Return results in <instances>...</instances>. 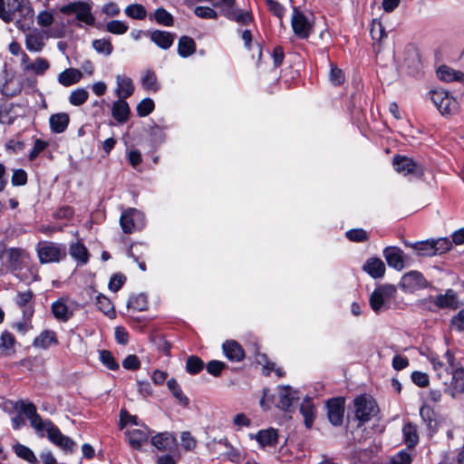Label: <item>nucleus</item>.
Returning a JSON list of instances; mask_svg holds the SVG:
<instances>
[{
  "label": "nucleus",
  "instance_id": "f257e3e1",
  "mask_svg": "<svg viewBox=\"0 0 464 464\" xmlns=\"http://www.w3.org/2000/svg\"><path fill=\"white\" fill-rule=\"evenodd\" d=\"M0 18L5 23L14 22L17 28L26 31L32 23L33 10L28 0H0Z\"/></svg>",
  "mask_w": 464,
  "mask_h": 464
},
{
  "label": "nucleus",
  "instance_id": "f03ea898",
  "mask_svg": "<svg viewBox=\"0 0 464 464\" xmlns=\"http://www.w3.org/2000/svg\"><path fill=\"white\" fill-rule=\"evenodd\" d=\"M13 408L29 420L31 427L40 437L44 436V430L48 428L47 423L53 422L49 419L43 420L37 412L36 406L31 401L18 400L13 402Z\"/></svg>",
  "mask_w": 464,
  "mask_h": 464
},
{
  "label": "nucleus",
  "instance_id": "7ed1b4c3",
  "mask_svg": "<svg viewBox=\"0 0 464 464\" xmlns=\"http://www.w3.org/2000/svg\"><path fill=\"white\" fill-rule=\"evenodd\" d=\"M35 250L41 264L58 263L67 256L65 245L51 241H40Z\"/></svg>",
  "mask_w": 464,
  "mask_h": 464
},
{
  "label": "nucleus",
  "instance_id": "20e7f679",
  "mask_svg": "<svg viewBox=\"0 0 464 464\" xmlns=\"http://www.w3.org/2000/svg\"><path fill=\"white\" fill-rule=\"evenodd\" d=\"M396 288L391 285L378 286L372 293L369 302L372 309L379 314L391 306L395 298Z\"/></svg>",
  "mask_w": 464,
  "mask_h": 464
},
{
  "label": "nucleus",
  "instance_id": "39448f33",
  "mask_svg": "<svg viewBox=\"0 0 464 464\" xmlns=\"http://www.w3.org/2000/svg\"><path fill=\"white\" fill-rule=\"evenodd\" d=\"M92 2L75 1L63 5L60 8V12L68 15L75 14L78 21L82 22L87 25H93L95 18L92 14Z\"/></svg>",
  "mask_w": 464,
  "mask_h": 464
},
{
  "label": "nucleus",
  "instance_id": "423d86ee",
  "mask_svg": "<svg viewBox=\"0 0 464 464\" xmlns=\"http://www.w3.org/2000/svg\"><path fill=\"white\" fill-rule=\"evenodd\" d=\"M120 224L125 234H131L145 226L144 214L136 208L126 209L121 213Z\"/></svg>",
  "mask_w": 464,
  "mask_h": 464
},
{
  "label": "nucleus",
  "instance_id": "0eeeda50",
  "mask_svg": "<svg viewBox=\"0 0 464 464\" xmlns=\"http://www.w3.org/2000/svg\"><path fill=\"white\" fill-rule=\"evenodd\" d=\"M291 26L295 34L300 39H307L313 31L312 22L297 7L293 8Z\"/></svg>",
  "mask_w": 464,
  "mask_h": 464
},
{
  "label": "nucleus",
  "instance_id": "6e6552de",
  "mask_svg": "<svg viewBox=\"0 0 464 464\" xmlns=\"http://www.w3.org/2000/svg\"><path fill=\"white\" fill-rule=\"evenodd\" d=\"M430 95L432 102L442 115H450L457 111L458 102L448 92L431 91Z\"/></svg>",
  "mask_w": 464,
  "mask_h": 464
},
{
  "label": "nucleus",
  "instance_id": "1a4fd4ad",
  "mask_svg": "<svg viewBox=\"0 0 464 464\" xmlns=\"http://www.w3.org/2000/svg\"><path fill=\"white\" fill-rule=\"evenodd\" d=\"M355 417L361 423L369 421L377 413V406L372 397L362 395L354 400Z\"/></svg>",
  "mask_w": 464,
  "mask_h": 464
},
{
  "label": "nucleus",
  "instance_id": "9d476101",
  "mask_svg": "<svg viewBox=\"0 0 464 464\" xmlns=\"http://www.w3.org/2000/svg\"><path fill=\"white\" fill-rule=\"evenodd\" d=\"M47 427L44 435L52 443L66 452H72L75 450L76 443L71 438L63 435L53 422H48Z\"/></svg>",
  "mask_w": 464,
  "mask_h": 464
},
{
  "label": "nucleus",
  "instance_id": "9b49d317",
  "mask_svg": "<svg viewBox=\"0 0 464 464\" xmlns=\"http://www.w3.org/2000/svg\"><path fill=\"white\" fill-rule=\"evenodd\" d=\"M448 372L451 374L450 382L444 381L445 385L444 392L452 398L464 392V368L462 366H456Z\"/></svg>",
  "mask_w": 464,
  "mask_h": 464
},
{
  "label": "nucleus",
  "instance_id": "f8f14e48",
  "mask_svg": "<svg viewBox=\"0 0 464 464\" xmlns=\"http://www.w3.org/2000/svg\"><path fill=\"white\" fill-rule=\"evenodd\" d=\"M393 166L397 172L403 175L420 176L422 174L421 167L413 160L397 155L393 158Z\"/></svg>",
  "mask_w": 464,
  "mask_h": 464
},
{
  "label": "nucleus",
  "instance_id": "ddd939ff",
  "mask_svg": "<svg viewBox=\"0 0 464 464\" xmlns=\"http://www.w3.org/2000/svg\"><path fill=\"white\" fill-rule=\"evenodd\" d=\"M6 267L11 272H16L23 268L25 260L28 258V253L22 248L11 247L5 253Z\"/></svg>",
  "mask_w": 464,
  "mask_h": 464
},
{
  "label": "nucleus",
  "instance_id": "4468645a",
  "mask_svg": "<svg viewBox=\"0 0 464 464\" xmlns=\"http://www.w3.org/2000/svg\"><path fill=\"white\" fill-rule=\"evenodd\" d=\"M344 414V401L342 398H334L327 402V416L329 421L334 426L343 423Z\"/></svg>",
  "mask_w": 464,
  "mask_h": 464
},
{
  "label": "nucleus",
  "instance_id": "2eb2a0df",
  "mask_svg": "<svg viewBox=\"0 0 464 464\" xmlns=\"http://www.w3.org/2000/svg\"><path fill=\"white\" fill-rule=\"evenodd\" d=\"M220 12L226 18L242 25H247L253 21V15L249 11L236 6L222 7Z\"/></svg>",
  "mask_w": 464,
  "mask_h": 464
},
{
  "label": "nucleus",
  "instance_id": "dca6fc26",
  "mask_svg": "<svg viewBox=\"0 0 464 464\" xmlns=\"http://www.w3.org/2000/svg\"><path fill=\"white\" fill-rule=\"evenodd\" d=\"M34 293L31 290L18 292L15 297V304L22 310L23 316L31 319L34 313Z\"/></svg>",
  "mask_w": 464,
  "mask_h": 464
},
{
  "label": "nucleus",
  "instance_id": "f3484780",
  "mask_svg": "<svg viewBox=\"0 0 464 464\" xmlns=\"http://www.w3.org/2000/svg\"><path fill=\"white\" fill-rule=\"evenodd\" d=\"M430 302L439 309H452L459 307V300L456 293L452 289H448L445 294L435 297H430Z\"/></svg>",
  "mask_w": 464,
  "mask_h": 464
},
{
  "label": "nucleus",
  "instance_id": "a211bd4d",
  "mask_svg": "<svg viewBox=\"0 0 464 464\" xmlns=\"http://www.w3.org/2000/svg\"><path fill=\"white\" fill-rule=\"evenodd\" d=\"M116 84L117 87L115 90V93L117 98L119 99L126 100L130 98L135 91V86L132 80L126 75H116Z\"/></svg>",
  "mask_w": 464,
  "mask_h": 464
},
{
  "label": "nucleus",
  "instance_id": "6ab92c4d",
  "mask_svg": "<svg viewBox=\"0 0 464 464\" xmlns=\"http://www.w3.org/2000/svg\"><path fill=\"white\" fill-rule=\"evenodd\" d=\"M225 356L231 362H241L245 358L242 346L235 340H227L222 345Z\"/></svg>",
  "mask_w": 464,
  "mask_h": 464
},
{
  "label": "nucleus",
  "instance_id": "aec40b11",
  "mask_svg": "<svg viewBox=\"0 0 464 464\" xmlns=\"http://www.w3.org/2000/svg\"><path fill=\"white\" fill-rule=\"evenodd\" d=\"M383 256L390 266L397 270H401L404 267L403 252L399 247L388 246L384 248Z\"/></svg>",
  "mask_w": 464,
  "mask_h": 464
},
{
  "label": "nucleus",
  "instance_id": "412c9836",
  "mask_svg": "<svg viewBox=\"0 0 464 464\" xmlns=\"http://www.w3.org/2000/svg\"><path fill=\"white\" fill-rule=\"evenodd\" d=\"M149 434L147 428L134 429L125 433L129 444L134 450H140L143 444L148 442Z\"/></svg>",
  "mask_w": 464,
  "mask_h": 464
},
{
  "label": "nucleus",
  "instance_id": "4be33fe9",
  "mask_svg": "<svg viewBox=\"0 0 464 464\" xmlns=\"http://www.w3.org/2000/svg\"><path fill=\"white\" fill-rule=\"evenodd\" d=\"M151 444L158 450L169 453H176L175 439L168 433H160L152 437Z\"/></svg>",
  "mask_w": 464,
  "mask_h": 464
},
{
  "label": "nucleus",
  "instance_id": "5701e85b",
  "mask_svg": "<svg viewBox=\"0 0 464 464\" xmlns=\"http://www.w3.org/2000/svg\"><path fill=\"white\" fill-rule=\"evenodd\" d=\"M130 114V108L125 99H119L111 105V115L119 123L126 122Z\"/></svg>",
  "mask_w": 464,
  "mask_h": 464
},
{
  "label": "nucleus",
  "instance_id": "b1692460",
  "mask_svg": "<svg viewBox=\"0 0 464 464\" xmlns=\"http://www.w3.org/2000/svg\"><path fill=\"white\" fill-rule=\"evenodd\" d=\"M402 440L406 449L414 450L419 443L420 438L417 425L412 422H406L402 427Z\"/></svg>",
  "mask_w": 464,
  "mask_h": 464
},
{
  "label": "nucleus",
  "instance_id": "393cba45",
  "mask_svg": "<svg viewBox=\"0 0 464 464\" xmlns=\"http://www.w3.org/2000/svg\"><path fill=\"white\" fill-rule=\"evenodd\" d=\"M400 285L404 289L413 290L415 288L424 286L425 278L421 273L418 271H411L401 277Z\"/></svg>",
  "mask_w": 464,
  "mask_h": 464
},
{
  "label": "nucleus",
  "instance_id": "a878e982",
  "mask_svg": "<svg viewBox=\"0 0 464 464\" xmlns=\"http://www.w3.org/2000/svg\"><path fill=\"white\" fill-rule=\"evenodd\" d=\"M255 439L262 448L276 447L278 442L277 430L274 428L261 430L255 435Z\"/></svg>",
  "mask_w": 464,
  "mask_h": 464
},
{
  "label": "nucleus",
  "instance_id": "bb28decb",
  "mask_svg": "<svg viewBox=\"0 0 464 464\" xmlns=\"http://www.w3.org/2000/svg\"><path fill=\"white\" fill-rule=\"evenodd\" d=\"M58 344L57 334L53 330H44L33 342L35 348L46 350L53 345Z\"/></svg>",
  "mask_w": 464,
  "mask_h": 464
},
{
  "label": "nucleus",
  "instance_id": "cd10ccee",
  "mask_svg": "<svg viewBox=\"0 0 464 464\" xmlns=\"http://www.w3.org/2000/svg\"><path fill=\"white\" fill-rule=\"evenodd\" d=\"M150 38L160 48L167 50L173 44L175 34L166 31L154 30L150 34Z\"/></svg>",
  "mask_w": 464,
  "mask_h": 464
},
{
  "label": "nucleus",
  "instance_id": "c85d7f7f",
  "mask_svg": "<svg viewBox=\"0 0 464 464\" xmlns=\"http://www.w3.org/2000/svg\"><path fill=\"white\" fill-rule=\"evenodd\" d=\"M69 254L81 266L89 262L90 253L86 246L79 241L70 244Z\"/></svg>",
  "mask_w": 464,
  "mask_h": 464
},
{
  "label": "nucleus",
  "instance_id": "c756f323",
  "mask_svg": "<svg viewBox=\"0 0 464 464\" xmlns=\"http://www.w3.org/2000/svg\"><path fill=\"white\" fill-rule=\"evenodd\" d=\"M44 45V37L38 30L35 29L25 35V46L28 51L38 53Z\"/></svg>",
  "mask_w": 464,
  "mask_h": 464
},
{
  "label": "nucleus",
  "instance_id": "7c9ffc66",
  "mask_svg": "<svg viewBox=\"0 0 464 464\" xmlns=\"http://www.w3.org/2000/svg\"><path fill=\"white\" fill-rule=\"evenodd\" d=\"M70 117L66 112L54 113L50 116V129L54 133H63L67 129Z\"/></svg>",
  "mask_w": 464,
  "mask_h": 464
},
{
  "label": "nucleus",
  "instance_id": "2f4dec72",
  "mask_svg": "<svg viewBox=\"0 0 464 464\" xmlns=\"http://www.w3.org/2000/svg\"><path fill=\"white\" fill-rule=\"evenodd\" d=\"M362 268L372 278H381L384 276L385 273L384 263L377 257L369 258L363 265Z\"/></svg>",
  "mask_w": 464,
  "mask_h": 464
},
{
  "label": "nucleus",
  "instance_id": "473e14b6",
  "mask_svg": "<svg viewBox=\"0 0 464 464\" xmlns=\"http://www.w3.org/2000/svg\"><path fill=\"white\" fill-rule=\"evenodd\" d=\"M296 392L289 386H284L279 389L278 407L283 411H288L293 402L297 400Z\"/></svg>",
  "mask_w": 464,
  "mask_h": 464
},
{
  "label": "nucleus",
  "instance_id": "72a5a7b5",
  "mask_svg": "<svg viewBox=\"0 0 464 464\" xmlns=\"http://www.w3.org/2000/svg\"><path fill=\"white\" fill-rule=\"evenodd\" d=\"M82 77V73L80 70L68 68L58 75V82L60 84L68 87L79 82Z\"/></svg>",
  "mask_w": 464,
  "mask_h": 464
},
{
  "label": "nucleus",
  "instance_id": "f704fd0d",
  "mask_svg": "<svg viewBox=\"0 0 464 464\" xmlns=\"http://www.w3.org/2000/svg\"><path fill=\"white\" fill-rule=\"evenodd\" d=\"M52 313L57 320L62 322H67L72 316V311L63 299H59L52 304Z\"/></svg>",
  "mask_w": 464,
  "mask_h": 464
},
{
  "label": "nucleus",
  "instance_id": "c9c22d12",
  "mask_svg": "<svg viewBox=\"0 0 464 464\" xmlns=\"http://www.w3.org/2000/svg\"><path fill=\"white\" fill-rule=\"evenodd\" d=\"M437 76L444 82L458 81L464 82V73L456 72L446 65H441L437 70Z\"/></svg>",
  "mask_w": 464,
  "mask_h": 464
},
{
  "label": "nucleus",
  "instance_id": "e433bc0d",
  "mask_svg": "<svg viewBox=\"0 0 464 464\" xmlns=\"http://www.w3.org/2000/svg\"><path fill=\"white\" fill-rule=\"evenodd\" d=\"M300 412L304 417V425L306 426V428H311L315 417V408L311 399L305 398L303 401L300 406Z\"/></svg>",
  "mask_w": 464,
  "mask_h": 464
},
{
  "label": "nucleus",
  "instance_id": "4c0bfd02",
  "mask_svg": "<svg viewBox=\"0 0 464 464\" xmlns=\"http://www.w3.org/2000/svg\"><path fill=\"white\" fill-rule=\"evenodd\" d=\"M196 52V43L189 36H181L178 44V53L179 56L186 58L192 55Z\"/></svg>",
  "mask_w": 464,
  "mask_h": 464
},
{
  "label": "nucleus",
  "instance_id": "58836bf2",
  "mask_svg": "<svg viewBox=\"0 0 464 464\" xmlns=\"http://www.w3.org/2000/svg\"><path fill=\"white\" fill-rule=\"evenodd\" d=\"M150 19L163 26H172L174 24L173 15L163 7L157 8L154 14L150 15Z\"/></svg>",
  "mask_w": 464,
  "mask_h": 464
},
{
  "label": "nucleus",
  "instance_id": "ea45409f",
  "mask_svg": "<svg viewBox=\"0 0 464 464\" xmlns=\"http://www.w3.org/2000/svg\"><path fill=\"white\" fill-rule=\"evenodd\" d=\"M142 87L147 91L156 92L160 90V84L154 71L147 70L140 80Z\"/></svg>",
  "mask_w": 464,
  "mask_h": 464
},
{
  "label": "nucleus",
  "instance_id": "a19ab883",
  "mask_svg": "<svg viewBox=\"0 0 464 464\" xmlns=\"http://www.w3.org/2000/svg\"><path fill=\"white\" fill-rule=\"evenodd\" d=\"M14 343L15 338L13 334L5 331L0 336V351L5 354L9 355L14 351Z\"/></svg>",
  "mask_w": 464,
  "mask_h": 464
},
{
  "label": "nucleus",
  "instance_id": "79ce46f5",
  "mask_svg": "<svg viewBox=\"0 0 464 464\" xmlns=\"http://www.w3.org/2000/svg\"><path fill=\"white\" fill-rule=\"evenodd\" d=\"M125 14L132 19L143 20L147 16L146 8L140 4H132L126 6Z\"/></svg>",
  "mask_w": 464,
  "mask_h": 464
},
{
  "label": "nucleus",
  "instance_id": "37998d69",
  "mask_svg": "<svg viewBox=\"0 0 464 464\" xmlns=\"http://www.w3.org/2000/svg\"><path fill=\"white\" fill-rule=\"evenodd\" d=\"M167 386L169 390L171 392L173 396L184 406H187L189 403L188 398L183 394L182 390L178 383V382L171 378L167 382Z\"/></svg>",
  "mask_w": 464,
  "mask_h": 464
},
{
  "label": "nucleus",
  "instance_id": "c03bdc74",
  "mask_svg": "<svg viewBox=\"0 0 464 464\" xmlns=\"http://www.w3.org/2000/svg\"><path fill=\"white\" fill-rule=\"evenodd\" d=\"M50 67L49 62L42 57L36 58L33 63H28L24 69L32 71L35 74L43 75Z\"/></svg>",
  "mask_w": 464,
  "mask_h": 464
},
{
  "label": "nucleus",
  "instance_id": "a18cd8bd",
  "mask_svg": "<svg viewBox=\"0 0 464 464\" xmlns=\"http://www.w3.org/2000/svg\"><path fill=\"white\" fill-rule=\"evenodd\" d=\"M128 307L135 311H145L148 308L147 296L144 294L132 295L128 301Z\"/></svg>",
  "mask_w": 464,
  "mask_h": 464
},
{
  "label": "nucleus",
  "instance_id": "49530a36",
  "mask_svg": "<svg viewBox=\"0 0 464 464\" xmlns=\"http://www.w3.org/2000/svg\"><path fill=\"white\" fill-rule=\"evenodd\" d=\"M89 98V92L84 88L73 90L69 96V102L73 106H81L86 102Z\"/></svg>",
  "mask_w": 464,
  "mask_h": 464
},
{
  "label": "nucleus",
  "instance_id": "de8ad7c7",
  "mask_svg": "<svg viewBox=\"0 0 464 464\" xmlns=\"http://www.w3.org/2000/svg\"><path fill=\"white\" fill-rule=\"evenodd\" d=\"M14 450L15 454L19 458L28 461L31 464L37 463L36 456L34 455V451L30 448H28L24 445H22V444H16L14 447Z\"/></svg>",
  "mask_w": 464,
  "mask_h": 464
},
{
  "label": "nucleus",
  "instance_id": "09e8293b",
  "mask_svg": "<svg viewBox=\"0 0 464 464\" xmlns=\"http://www.w3.org/2000/svg\"><path fill=\"white\" fill-rule=\"evenodd\" d=\"M205 364L204 362L196 355H190L188 357L186 362V371L189 374H197L203 370Z\"/></svg>",
  "mask_w": 464,
  "mask_h": 464
},
{
  "label": "nucleus",
  "instance_id": "8fccbe9b",
  "mask_svg": "<svg viewBox=\"0 0 464 464\" xmlns=\"http://www.w3.org/2000/svg\"><path fill=\"white\" fill-rule=\"evenodd\" d=\"M412 450H401L394 455L389 464H411L413 460Z\"/></svg>",
  "mask_w": 464,
  "mask_h": 464
},
{
  "label": "nucleus",
  "instance_id": "3c124183",
  "mask_svg": "<svg viewBox=\"0 0 464 464\" xmlns=\"http://www.w3.org/2000/svg\"><path fill=\"white\" fill-rule=\"evenodd\" d=\"M92 47L94 50L104 55H110L113 51L112 44L109 39H96L92 42Z\"/></svg>",
  "mask_w": 464,
  "mask_h": 464
},
{
  "label": "nucleus",
  "instance_id": "603ef678",
  "mask_svg": "<svg viewBox=\"0 0 464 464\" xmlns=\"http://www.w3.org/2000/svg\"><path fill=\"white\" fill-rule=\"evenodd\" d=\"M96 305L104 314L111 315L114 314V308L111 300L102 294L96 295Z\"/></svg>",
  "mask_w": 464,
  "mask_h": 464
},
{
  "label": "nucleus",
  "instance_id": "864d4df0",
  "mask_svg": "<svg viewBox=\"0 0 464 464\" xmlns=\"http://www.w3.org/2000/svg\"><path fill=\"white\" fill-rule=\"evenodd\" d=\"M412 247L416 250L417 254L423 256H435L433 245L431 240L415 243Z\"/></svg>",
  "mask_w": 464,
  "mask_h": 464
},
{
  "label": "nucleus",
  "instance_id": "5fc2aeb1",
  "mask_svg": "<svg viewBox=\"0 0 464 464\" xmlns=\"http://www.w3.org/2000/svg\"><path fill=\"white\" fill-rule=\"evenodd\" d=\"M129 26L122 21L111 20L106 24V31L113 34H124Z\"/></svg>",
  "mask_w": 464,
  "mask_h": 464
},
{
  "label": "nucleus",
  "instance_id": "6e6d98bb",
  "mask_svg": "<svg viewBox=\"0 0 464 464\" xmlns=\"http://www.w3.org/2000/svg\"><path fill=\"white\" fill-rule=\"evenodd\" d=\"M435 256L441 255L449 251L451 246V241L447 237H440L438 239H431Z\"/></svg>",
  "mask_w": 464,
  "mask_h": 464
},
{
  "label": "nucleus",
  "instance_id": "4d7b16f0",
  "mask_svg": "<svg viewBox=\"0 0 464 464\" xmlns=\"http://www.w3.org/2000/svg\"><path fill=\"white\" fill-rule=\"evenodd\" d=\"M13 104L0 103V123L11 125L14 118L10 115Z\"/></svg>",
  "mask_w": 464,
  "mask_h": 464
},
{
  "label": "nucleus",
  "instance_id": "13d9d810",
  "mask_svg": "<svg viewBox=\"0 0 464 464\" xmlns=\"http://www.w3.org/2000/svg\"><path fill=\"white\" fill-rule=\"evenodd\" d=\"M153 110H154V102L150 98L143 99L137 105V113L140 117L148 116L150 113L152 112Z\"/></svg>",
  "mask_w": 464,
  "mask_h": 464
},
{
  "label": "nucleus",
  "instance_id": "bf43d9fd",
  "mask_svg": "<svg viewBox=\"0 0 464 464\" xmlns=\"http://www.w3.org/2000/svg\"><path fill=\"white\" fill-rule=\"evenodd\" d=\"M127 278L126 276L121 273H116L114 274L109 282V289L114 293L118 292L122 285L125 284Z\"/></svg>",
  "mask_w": 464,
  "mask_h": 464
},
{
  "label": "nucleus",
  "instance_id": "052dcab7",
  "mask_svg": "<svg viewBox=\"0 0 464 464\" xmlns=\"http://www.w3.org/2000/svg\"><path fill=\"white\" fill-rule=\"evenodd\" d=\"M100 359L102 362L110 370H117L119 368V364L116 362L114 357L111 353L106 350H102L100 353Z\"/></svg>",
  "mask_w": 464,
  "mask_h": 464
},
{
  "label": "nucleus",
  "instance_id": "680f3d73",
  "mask_svg": "<svg viewBox=\"0 0 464 464\" xmlns=\"http://www.w3.org/2000/svg\"><path fill=\"white\" fill-rule=\"evenodd\" d=\"M346 237L353 242H364L368 239V233L362 228H355L347 231Z\"/></svg>",
  "mask_w": 464,
  "mask_h": 464
},
{
  "label": "nucleus",
  "instance_id": "e2e57ef3",
  "mask_svg": "<svg viewBox=\"0 0 464 464\" xmlns=\"http://www.w3.org/2000/svg\"><path fill=\"white\" fill-rule=\"evenodd\" d=\"M330 81L331 82L335 85H341L344 82V73L343 72L339 69L336 65L334 63L331 64V70H330Z\"/></svg>",
  "mask_w": 464,
  "mask_h": 464
},
{
  "label": "nucleus",
  "instance_id": "0e129e2a",
  "mask_svg": "<svg viewBox=\"0 0 464 464\" xmlns=\"http://www.w3.org/2000/svg\"><path fill=\"white\" fill-rule=\"evenodd\" d=\"M195 14L203 19H217L218 18V13L208 6H198L194 10Z\"/></svg>",
  "mask_w": 464,
  "mask_h": 464
},
{
  "label": "nucleus",
  "instance_id": "69168bd1",
  "mask_svg": "<svg viewBox=\"0 0 464 464\" xmlns=\"http://www.w3.org/2000/svg\"><path fill=\"white\" fill-rule=\"evenodd\" d=\"M226 366L225 362L213 360L207 364V371L209 374L217 377L221 374Z\"/></svg>",
  "mask_w": 464,
  "mask_h": 464
},
{
  "label": "nucleus",
  "instance_id": "338daca9",
  "mask_svg": "<svg viewBox=\"0 0 464 464\" xmlns=\"http://www.w3.org/2000/svg\"><path fill=\"white\" fill-rule=\"evenodd\" d=\"M411 381L419 387H427L430 383L429 375L422 372H413L411 373Z\"/></svg>",
  "mask_w": 464,
  "mask_h": 464
},
{
  "label": "nucleus",
  "instance_id": "774afa93",
  "mask_svg": "<svg viewBox=\"0 0 464 464\" xmlns=\"http://www.w3.org/2000/svg\"><path fill=\"white\" fill-rule=\"evenodd\" d=\"M370 34L373 40L381 41L384 36H386V33L382 23L375 20L372 24Z\"/></svg>",
  "mask_w": 464,
  "mask_h": 464
}]
</instances>
